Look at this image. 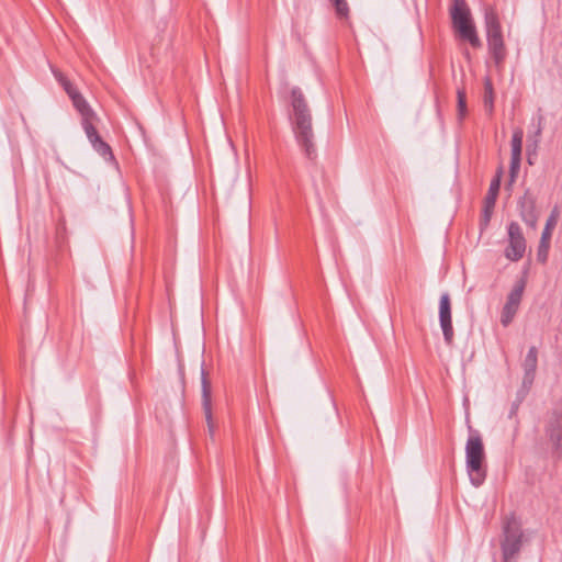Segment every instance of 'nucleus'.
Segmentation results:
<instances>
[{
    "label": "nucleus",
    "mask_w": 562,
    "mask_h": 562,
    "mask_svg": "<svg viewBox=\"0 0 562 562\" xmlns=\"http://www.w3.org/2000/svg\"><path fill=\"white\" fill-rule=\"evenodd\" d=\"M291 112L289 114L295 140L304 156L314 161L317 158L315 134L313 130V116L307 100L299 87H293L290 92Z\"/></svg>",
    "instance_id": "f257e3e1"
},
{
    "label": "nucleus",
    "mask_w": 562,
    "mask_h": 562,
    "mask_svg": "<svg viewBox=\"0 0 562 562\" xmlns=\"http://www.w3.org/2000/svg\"><path fill=\"white\" fill-rule=\"evenodd\" d=\"M484 25L488 53L497 68H502L507 57V49L504 42L502 24L495 8L484 9Z\"/></svg>",
    "instance_id": "f03ea898"
},
{
    "label": "nucleus",
    "mask_w": 562,
    "mask_h": 562,
    "mask_svg": "<svg viewBox=\"0 0 562 562\" xmlns=\"http://www.w3.org/2000/svg\"><path fill=\"white\" fill-rule=\"evenodd\" d=\"M465 467L473 486H481L487 475L485 465V451L479 432L469 436L465 445Z\"/></svg>",
    "instance_id": "7ed1b4c3"
},
{
    "label": "nucleus",
    "mask_w": 562,
    "mask_h": 562,
    "mask_svg": "<svg viewBox=\"0 0 562 562\" xmlns=\"http://www.w3.org/2000/svg\"><path fill=\"white\" fill-rule=\"evenodd\" d=\"M524 530L521 524L514 515L507 517L503 524L501 549L503 562H515L524 544Z\"/></svg>",
    "instance_id": "20e7f679"
},
{
    "label": "nucleus",
    "mask_w": 562,
    "mask_h": 562,
    "mask_svg": "<svg viewBox=\"0 0 562 562\" xmlns=\"http://www.w3.org/2000/svg\"><path fill=\"white\" fill-rule=\"evenodd\" d=\"M544 432L553 451L562 458V400L548 411L544 419Z\"/></svg>",
    "instance_id": "39448f33"
},
{
    "label": "nucleus",
    "mask_w": 562,
    "mask_h": 562,
    "mask_svg": "<svg viewBox=\"0 0 562 562\" xmlns=\"http://www.w3.org/2000/svg\"><path fill=\"white\" fill-rule=\"evenodd\" d=\"M526 284H527L526 279L520 278L519 280H517L515 282L513 289L508 293L506 303L502 308L501 319H499L501 324L504 327L509 326L510 323L513 322V319L515 318V316L519 310L520 302L522 300Z\"/></svg>",
    "instance_id": "423d86ee"
},
{
    "label": "nucleus",
    "mask_w": 562,
    "mask_h": 562,
    "mask_svg": "<svg viewBox=\"0 0 562 562\" xmlns=\"http://www.w3.org/2000/svg\"><path fill=\"white\" fill-rule=\"evenodd\" d=\"M508 245L505 248V257L510 261H518L526 251V239L518 223L510 222L508 227Z\"/></svg>",
    "instance_id": "0eeeda50"
},
{
    "label": "nucleus",
    "mask_w": 562,
    "mask_h": 562,
    "mask_svg": "<svg viewBox=\"0 0 562 562\" xmlns=\"http://www.w3.org/2000/svg\"><path fill=\"white\" fill-rule=\"evenodd\" d=\"M503 176V167H499L490 183L487 194L484 198V206L480 220L481 231L485 229L491 221L496 200L499 193L501 181Z\"/></svg>",
    "instance_id": "6e6552de"
},
{
    "label": "nucleus",
    "mask_w": 562,
    "mask_h": 562,
    "mask_svg": "<svg viewBox=\"0 0 562 562\" xmlns=\"http://www.w3.org/2000/svg\"><path fill=\"white\" fill-rule=\"evenodd\" d=\"M559 210L557 206L553 207L551 214L549 215L544 229L541 234V238L539 241L538 250H537V260L541 263H546L549 256L550 243L552 232L558 224L559 218Z\"/></svg>",
    "instance_id": "1a4fd4ad"
},
{
    "label": "nucleus",
    "mask_w": 562,
    "mask_h": 562,
    "mask_svg": "<svg viewBox=\"0 0 562 562\" xmlns=\"http://www.w3.org/2000/svg\"><path fill=\"white\" fill-rule=\"evenodd\" d=\"M439 322L443 334L445 342L451 346L453 342V327L451 317V303L448 293H443L439 301Z\"/></svg>",
    "instance_id": "9d476101"
},
{
    "label": "nucleus",
    "mask_w": 562,
    "mask_h": 562,
    "mask_svg": "<svg viewBox=\"0 0 562 562\" xmlns=\"http://www.w3.org/2000/svg\"><path fill=\"white\" fill-rule=\"evenodd\" d=\"M201 385H202V407L204 411L209 432L213 438L215 432V425L212 416V385L207 378L206 371L201 369Z\"/></svg>",
    "instance_id": "9b49d317"
},
{
    "label": "nucleus",
    "mask_w": 562,
    "mask_h": 562,
    "mask_svg": "<svg viewBox=\"0 0 562 562\" xmlns=\"http://www.w3.org/2000/svg\"><path fill=\"white\" fill-rule=\"evenodd\" d=\"M517 206L521 220L526 225L535 229L538 223V214L536 211V199L529 190H526L524 195L518 200Z\"/></svg>",
    "instance_id": "f8f14e48"
},
{
    "label": "nucleus",
    "mask_w": 562,
    "mask_h": 562,
    "mask_svg": "<svg viewBox=\"0 0 562 562\" xmlns=\"http://www.w3.org/2000/svg\"><path fill=\"white\" fill-rule=\"evenodd\" d=\"M54 246H55V255L52 256V260L55 263H58L64 252L68 250V236H67V226L66 220L64 216H60L55 228V237H54Z\"/></svg>",
    "instance_id": "ddd939ff"
},
{
    "label": "nucleus",
    "mask_w": 562,
    "mask_h": 562,
    "mask_svg": "<svg viewBox=\"0 0 562 562\" xmlns=\"http://www.w3.org/2000/svg\"><path fill=\"white\" fill-rule=\"evenodd\" d=\"M89 142L91 143L93 149L102 156L105 160L114 159L113 151L110 145L104 142L99 135L94 124H87L83 128Z\"/></svg>",
    "instance_id": "4468645a"
},
{
    "label": "nucleus",
    "mask_w": 562,
    "mask_h": 562,
    "mask_svg": "<svg viewBox=\"0 0 562 562\" xmlns=\"http://www.w3.org/2000/svg\"><path fill=\"white\" fill-rule=\"evenodd\" d=\"M70 100L72 102L74 108L81 115L82 128H85V126H87V124H93L94 120H97V114L91 109L89 103L86 101L83 95L79 92L75 95H71Z\"/></svg>",
    "instance_id": "2eb2a0df"
},
{
    "label": "nucleus",
    "mask_w": 562,
    "mask_h": 562,
    "mask_svg": "<svg viewBox=\"0 0 562 562\" xmlns=\"http://www.w3.org/2000/svg\"><path fill=\"white\" fill-rule=\"evenodd\" d=\"M450 15L453 27L460 26L461 24L472 23L471 12L465 0H452L450 8Z\"/></svg>",
    "instance_id": "dca6fc26"
},
{
    "label": "nucleus",
    "mask_w": 562,
    "mask_h": 562,
    "mask_svg": "<svg viewBox=\"0 0 562 562\" xmlns=\"http://www.w3.org/2000/svg\"><path fill=\"white\" fill-rule=\"evenodd\" d=\"M538 367V349L535 346H531L522 361L524 369V379L526 382L535 381L536 371Z\"/></svg>",
    "instance_id": "f3484780"
},
{
    "label": "nucleus",
    "mask_w": 562,
    "mask_h": 562,
    "mask_svg": "<svg viewBox=\"0 0 562 562\" xmlns=\"http://www.w3.org/2000/svg\"><path fill=\"white\" fill-rule=\"evenodd\" d=\"M460 37L470 43L473 48H480L482 46V42L477 35L475 25L472 23L461 24L460 26L454 27Z\"/></svg>",
    "instance_id": "a211bd4d"
},
{
    "label": "nucleus",
    "mask_w": 562,
    "mask_h": 562,
    "mask_svg": "<svg viewBox=\"0 0 562 562\" xmlns=\"http://www.w3.org/2000/svg\"><path fill=\"white\" fill-rule=\"evenodd\" d=\"M484 94H483V104L486 112L490 114L494 111V87L492 79L487 76L484 78Z\"/></svg>",
    "instance_id": "6ab92c4d"
},
{
    "label": "nucleus",
    "mask_w": 562,
    "mask_h": 562,
    "mask_svg": "<svg viewBox=\"0 0 562 562\" xmlns=\"http://www.w3.org/2000/svg\"><path fill=\"white\" fill-rule=\"evenodd\" d=\"M53 74L69 98L79 93V90L76 88V86L61 71L53 70Z\"/></svg>",
    "instance_id": "aec40b11"
},
{
    "label": "nucleus",
    "mask_w": 562,
    "mask_h": 562,
    "mask_svg": "<svg viewBox=\"0 0 562 562\" xmlns=\"http://www.w3.org/2000/svg\"><path fill=\"white\" fill-rule=\"evenodd\" d=\"M335 8L338 19H347L349 16V5L347 0H329Z\"/></svg>",
    "instance_id": "412c9836"
},
{
    "label": "nucleus",
    "mask_w": 562,
    "mask_h": 562,
    "mask_svg": "<svg viewBox=\"0 0 562 562\" xmlns=\"http://www.w3.org/2000/svg\"><path fill=\"white\" fill-rule=\"evenodd\" d=\"M457 99H458V119L459 121H462L467 115V94L463 89H458L457 91Z\"/></svg>",
    "instance_id": "4be33fe9"
},
{
    "label": "nucleus",
    "mask_w": 562,
    "mask_h": 562,
    "mask_svg": "<svg viewBox=\"0 0 562 562\" xmlns=\"http://www.w3.org/2000/svg\"><path fill=\"white\" fill-rule=\"evenodd\" d=\"M543 121H544L543 116L539 115L538 120H537L536 130H535L533 134L528 137V140L532 142L531 145L533 146V150L537 149L538 144L540 142L542 130H543Z\"/></svg>",
    "instance_id": "5701e85b"
},
{
    "label": "nucleus",
    "mask_w": 562,
    "mask_h": 562,
    "mask_svg": "<svg viewBox=\"0 0 562 562\" xmlns=\"http://www.w3.org/2000/svg\"><path fill=\"white\" fill-rule=\"evenodd\" d=\"M520 164H521V160L510 159L509 180H508L507 187H512L513 183L516 181L519 170H520Z\"/></svg>",
    "instance_id": "b1692460"
},
{
    "label": "nucleus",
    "mask_w": 562,
    "mask_h": 562,
    "mask_svg": "<svg viewBox=\"0 0 562 562\" xmlns=\"http://www.w3.org/2000/svg\"><path fill=\"white\" fill-rule=\"evenodd\" d=\"M532 384H533V381H529L527 383L526 379L522 378L521 386L517 391L516 398H515L516 401H518V403H522L525 401V398L528 395Z\"/></svg>",
    "instance_id": "393cba45"
},
{
    "label": "nucleus",
    "mask_w": 562,
    "mask_h": 562,
    "mask_svg": "<svg viewBox=\"0 0 562 562\" xmlns=\"http://www.w3.org/2000/svg\"><path fill=\"white\" fill-rule=\"evenodd\" d=\"M520 405H521V403H518V401L514 400V402L512 403L509 413H508V418H510V419L515 418L514 437L518 432V428H519V419L517 418V414H518V409H519Z\"/></svg>",
    "instance_id": "a878e982"
},
{
    "label": "nucleus",
    "mask_w": 562,
    "mask_h": 562,
    "mask_svg": "<svg viewBox=\"0 0 562 562\" xmlns=\"http://www.w3.org/2000/svg\"><path fill=\"white\" fill-rule=\"evenodd\" d=\"M524 139V131L520 127H517L513 132L510 146L512 147H522Z\"/></svg>",
    "instance_id": "bb28decb"
},
{
    "label": "nucleus",
    "mask_w": 562,
    "mask_h": 562,
    "mask_svg": "<svg viewBox=\"0 0 562 562\" xmlns=\"http://www.w3.org/2000/svg\"><path fill=\"white\" fill-rule=\"evenodd\" d=\"M521 151H522V147H512L510 159L521 160Z\"/></svg>",
    "instance_id": "cd10ccee"
}]
</instances>
